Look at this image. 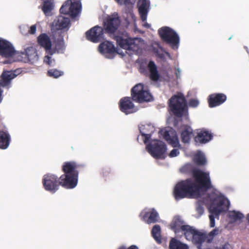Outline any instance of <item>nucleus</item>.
<instances>
[{
    "mask_svg": "<svg viewBox=\"0 0 249 249\" xmlns=\"http://www.w3.org/2000/svg\"><path fill=\"white\" fill-rule=\"evenodd\" d=\"M193 178L178 182L175 187L174 196L176 200L184 197L199 198L196 211L200 216L204 213V207L201 202L209 205L210 226L214 227L215 218L228 209L229 201L217 192L210 189L209 173L200 170L193 171Z\"/></svg>",
    "mask_w": 249,
    "mask_h": 249,
    "instance_id": "f257e3e1",
    "label": "nucleus"
},
{
    "mask_svg": "<svg viewBox=\"0 0 249 249\" xmlns=\"http://www.w3.org/2000/svg\"><path fill=\"white\" fill-rule=\"evenodd\" d=\"M76 165L74 162H65L63 170L65 173L60 178V184L66 188H73L77 183L78 173L76 171Z\"/></svg>",
    "mask_w": 249,
    "mask_h": 249,
    "instance_id": "f03ea898",
    "label": "nucleus"
},
{
    "mask_svg": "<svg viewBox=\"0 0 249 249\" xmlns=\"http://www.w3.org/2000/svg\"><path fill=\"white\" fill-rule=\"evenodd\" d=\"M24 53L17 51L10 42L0 39V55L2 57L12 59L13 62H26L23 58L27 55V50Z\"/></svg>",
    "mask_w": 249,
    "mask_h": 249,
    "instance_id": "7ed1b4c3",
    "label": "nucleus"
},
{
    "mask_svg": "<svg viewBox=\"0 0 249 249\" xmlns=\"http://www.w3.org/2000/svg\"><path fill=\"white\" fill-rule=\"evenodd\" d=\"M158 34L161 39L172 49H178L180 38L175 31L169 27L164 26L158 30Z\"/></svg>",
    "mask_w": 249,
    "mask_h": 249,
    "instance_id": "20e7f679",
    "label": "nucleus"
},
{
    "mask_svg": "<svg viewBox=\"0 0 249 249\" xmlns=\"http://www.w3.org/2000/svg\"><path fill=\"white\" fill-rule=\"evenodd\" d=\"M170 107L175 115L180 117L187 109L186 103L183 94L178 93L170 100Z\"/></svg>",
    "mask_w": 249,
    "mask_h": 249,
    "instance_id": "39448f33",
    "label": "nucleus"
},
{
    "mask_svg": "<svg viewBox=\"0 0 249 249\" xmlns=\"http://www.w3.org/2000/svg\"><path fill=\"white\" fill-rule=\"evenodd\" d=\"M116 42L118 45L122 48L125 49L127 51L132 52L130 55L133 53H138L141 50L139 44L137 43L138 39L136 38H124L121 36H116Z\"/></svg>",
    "mask_w": 249,
    "mask_h": 249,
    "instance_id": "423d86ee",
    "label": "nucleus"
},
{
    "mask_svg": "<svg viewBox=\"0 0 249 249\" xmlns=\"http://www.w3.org/2000/svg\"><path fill=\"white\" fill-rule=\"evenodd\" d=\"M146 149L150 155L157 159H164L166 150L165 145L160 141L154 140L146 145Z\"/></svg>",
    "mask_w": 249,
    "mask_h": 249,
    "instance_id": "0eeeda50",
    "label": "nucleus"
},
{
    "mask_svg": "<svg viewBox=\"0 0 249 249\" xmlns=\"http://www.w3.org/2000/svg\"><path fill=\"white\" fill-rule=\"evenodd\" d=\"M187 228L189 229L186 230V232L185 233V238L188 241H192L198 249H202L201 246L206 239V235L196 230L192 227Z\"/></svg>",
    "mask_w": 249,
    "mask_h": 249,
    "instance_id": "6e6552de",
    "label": "nucleus"
},
{
    "mask_svg": "<svg viewBox=\"0 0 249 249\" xmlns=\"http://www.w3.org/2000/svg\"><path fill=\"white\" fill-rule=\"evenodd\" d=\"M132 98L134 101L139 102H149L152 97L149 92L144 89L143 86L142 84H138L131 89Z\"/></svg>",
    "mask_w": 249,
    "mask_h": 249,
    "instance_id": "1a4fd4ad",
    "label": "nucleus"
},
{
    "mask_svg": "<svg viewBox=\"0 0 249 249\" xmlns=\"http://www.w3.org/2000/svg\"><path fill=\"white\" fill-rule=\"evenodd\" d=\"M121 24V20L117 13L108 16L104 21V29L107 33L114 34L118 30Z\"/></svg>",
    "mask_w": 249,
    "mask_h": 249,
    "instance_id": "9d476101",
    "label": "nucleus"
},
{
    "mask_svg": "<svg viewBox=\"0 0 249 249\" xmlns=\"http://www.w3.org/2000/svg\"><path fill=\"white\" fill-rule=\"evenodd\" d=\"M98 51L105 57L107 58H113L118 53L117 50L112 42L105 41L98 46Z\"/></svg>",
    "mask_w": 249,
    "mask_h": 249,
    "instance_id": "9b49d317",
    "label": "nucleus"
},
{
    "mask_svg": "<svg viewBox=\"0 0 249 249\" xmlns=\"http://www.w3.org/2000/svg\"><path fill=\"white\" fill-rule=\"evenodd\" d=\"M104 29L98 25L95 26L86 32L87 39L93 43H97L104 38Z\"/></svg>",
    "mask_w": 249,
    "mask_h": 249,
    "instance_id": "f8f14e48",
    "label": "nucleus"
},
{
    "mask_svg": "<svg viewBox=\"0 0 249 249\" xmlns=\"http://www.w3.org/2000/svg\"><path fill=\"white\" fill-rule=\"evenodd\" d=\"M160 134L163 138L173 147L179 145L178 138L176 131L172 128L167 127L162 129L160 131Z\"/></svg>",
    "mask_w": 249,
    "mask_h": 249,
    "instance_id": "ddd939ff",
    "label": "nucleus"
},
{
    "mask_svg": "<svg viewBox=\"0 0 249 249\" xmlns=\"http://www.w3.org/2000/svg\"><path fill=\"white\" fill-rule=\"evenodd\" d=\"M139 70L142 73H147L148 70L150 77L153 81H158L160 78L159 71L155 63H141Z\"/></svg>",
    "mask_w": 249,
    "mask_h": 249,
    "instance_id": "4468645a",
    "label": "nucleus"
},
{
    "mask_svg": "<svg viewBox=\"0 0 249 249\" xmlns=\"http://www.w3.org/2000/svg\"><path fill=\"white\" fill-rule=\"evenodd\" d=\"M43 184L46 190L53 193L58 189L60 181L58 183L56 177L54 175L48 174L44 176Z\"/></svg>",
    "mask_w": 249,
    "mask_h": 249,
    "instance_id": "2eb2a0df",
    "label": "nucleus"
},
{
    "mask_svg": "<svg viewBox=\"0 0 249 249\" xmlns=\"http://www.w3.org/2000/svg\"><path fill=\"white\" fill-rule=\"evenodd\" d=\"M21 72L20 69H17L14 71H3L0 76V85L2 87H8L11 83V81Z\"/></svg>",
    "mask_w": 249,
    "mask_h": 249,
    "instance_id": "dca6fc26",
    "label": "nucleus"
},
{
    "mask_svg": "<svg viewBox=\"0 0 249 249\" xmlns=\"http://www.w3.org/2000/svg\"><path fill=\"white\" fill-rule=\"evenodd\" d=\"M121 110L125 114L134 113L137 111L138 108L134 106L129 97L122 98L120 101Z\"/></svg>",
    "mask_w": 249,
    "mask_h": 249,
    "instance_id": "f3484780",
    "label": "nucleus"
},
{
    "mask_svg": "<svg viewBox=\"0 0 249 249\" xmlns=\"http://www.w3.org/2000/svg\"><path fill=\"white\" fill-rule=\"evenodd\" d=\"M187 227H191V226L185 225L183 220L178 216H175L171 223V228L176 233L181 231L182 234L185 235L187 231L186 230L188 229Z\"/></svg>",
    "mask_w": 249,
    "mask_h": 249,
    "instance_id": "a211bd4d",
    "label": "nucleus"
},
{
    "mask_svg": "<svg viewBox=\"0 0 249 249\" xmlns=\"http://www.w3.org/2000/svg\"><path fill=\"white\" fill-rule=\"evenodd\" d=\"M63 32L52 31V39L55 44V49L58 53H62L65 49Z\"/></svg>",
    "mask_w": 249,
    "mask_h": 249,
    "instance_id": "6ab92c4d",
    "label": "nucleus"
},
{
    "mask_svg": "<svg viewBox=\"0 0 249 249\" xmlns=\"http://www.w3.org/2000/svg\"><path fill=\"white\" fill-rule=\"evenodd\" d=\"M70 23V20L68 18L59 16L53 22V28L52 29V32H62L60 30L67 28Z\"/></svg>",
    "mask_w": 249,
    "mask_h": 249,
    "instance_id": "aec40b11",
    "label": "nucleus"
},
{
    "mask_svg": "<svg viewBox=\"0 0 249 249\" xmlns=\"http://www.w3.org/2000/svg\"><path fill=\"white\" fill-rule=\"evenodd\" d=\"M142 218L148 224L157 221L158 213L154 209H144L141 213Z\"/></svg>",
    "mask_w": 249,
    "mask_h": 249,
    "instance_id": "412c9836",
    "label": "nucleus"
},
{
    "mask_svg": "<svg viewBox=\"0 0 249 249\" xmlns=\"http://www.w3.org/2000/svg\"><path fill=\"white\" fill-rule=\"evenodd\" d=\"M139 129L142 135V137L143 139V142L146 143L150 139L151 133L154 131V127L151 124H146L141 125L139 127Z\"/></svg>",
    "mask_w": 249,
    "mask_h": 249,
    "instance_id": "4be33fe9",
    "label": "nucleus"
},
{
    "mask_svg": "<svg viewBox=\"0 0 249 249\" xmlns=\"http://www.w3.org/2000/svg\"><path fill=\"white\" fill-rule=\"evenodd\" d=\"M38 44L46 51L50 50L52 43L50 37L45 33L41 34L37 39Z\"/></svg>",
    "mask_w": 249,
    "mask_h": 249,
    "instance_id": "5701e85b",
    "label": "nucleus"
},
{
    "mask_svg": "<svg viewBox=\"0 0 249 249\" xmlns=\"http://www.w3.org/2000/svg\"><path fill=\"white\" fill-rule=\"evenodd\" d=\"M226 99V96L223 94H212L209 99V106L214 107L222 104Z\"/></svg>",
    "mask_w": 249,
    "mask_h": 249,
    "instance_id": "b1692460",
    "label": "nucleus"
},
{
    "mask_svg": "<svg viewBox=\"0 0 249 249\" xmlns=\"http://www.w3.org/2000/svg\"><path fill=\"white\" fill-rule=\"evenodd\" d=\"M139 5V12L141 18L143 22H145L147 19L149 4L147 0H140Z\"/></svg>",
    "mask_w": 249,
    "mask_h": 249,
    "instance_id": "393cba45",
    "label": "nucleus"
},
{
    "mask_svg": "<svg viewBox=\"0 0 249 249\" xmlns=\"http://www.w3.org/2000/svg\"><path fill=\"white\" fill-rule=\"evenodd\" d=\"M212 138V134L207 131H200L197 133V136L195 138L196 143H205L209 142Z\"/></svg>",
    "mask_w": 249,
    "mask_h": 249,
    "instance_id": "a878e982",
    "label": "nucleus"
},
{
    "mask_svg": "<svg viewBox=\"0 0 249 249\" xmlns=\"http://www.w3.org/2000/svg\"><path fill=\"white\" fill-rule=\"evenodd\" d=\"M193 137V130L188 126H184L181 133L182 142L184 143L189 142L191 138Z\"/></svg>",
    "mask_w": 249,
    "mask_h": 249,
    "instance_id": "bb28decb",
    "label": "nucleus"
},
{
    "mask_svg": "<svg viewBox=\"0 0 249 249\" xmlns=\"http://www.w3.org/2000/svg\"><path fill=\"white\" fill-rule=\"evenodd\" d=\"M153 52L156 56L161 61H166L167 59L170 58L171 57L170 54L160 46L154 47L153 48Z\"/></svg>",
    "mask_w": 249,
    "mask_h": 249,
    "instance_id": "cd10ccee",
    "label": "nucleus"
},
{
    "mask_svg": "<svg viewBox=\"0 0 249 249\" xmlns=\"http://www.w3.org/2000/svg\"><path fill=\"white\" fill-rule=\"evenodd\" d=\"M42 10L46 16L50 15V13L53 10L54 6V0H42Z\"/></svg>",
    "mask_w": 249,
    "mask_h": 249,
    "instance_id": "c85d7f7f",
    "label": "nucleus"
},
{
    "mask_svg": "<svg viewBox=\"0 0 249 249\" xmlns=\"http://www.w3.org/2000/svg\"><path fill=\"white\" fill-rule=\"evenodd\" d=\"M81 7V3L80 0L72 2L70 8V16L72 18H75L80 13Z\"/></svg>",
    "mask_w": 249,
    "mask_h": 249,
    "instance_id": "c756f323",
    "label": "nucleus"
},
{
    "mask_svg": "<svg viewBox=\"0 0 249 249\" xmlns=\"http://www.w3.org/2000/svg\"><path fill=\"white\" fill-rule=\"evenodd\" d=\"M9 135L3 131H0V148L6 149L9 145Z\"/></svg>",
    "mask_w": 249,
    "mask_h": 249,
    "instance_id": "7c9ffc66",
    "label": "nucleus"
},
{
    "mask_svg": "<svg viewBox=\"0 0 249 249\" xmlns=\"http://www.w3.org/2000/svg\"><path fill=\"white\" fill-rule=\"evenodd\" d=\"M170 249H189L188 246L179 241L172 238L169 244Z\"/></svg>",
    "mask_w": 249,
    "mask_h": 249,
    "instance_id": "2f4dec72",
    "label": "nucleus"
},
{
    "mask_svg": "<svg viewBox=\"0 0 249 249\" xmlns=\"http://www.w3.org/2000/svg\"><path fill=\"white\" fill-rule=\"evenodd\" d=\"M72 3L71 0H67L62 5L60 9V12L61 14L65 15L70 14V6Z\"/></svg>",
    "mask_w": 249,
    "mask_h": 249,
    "instance_id": "473e14b6",
    "label": "nucleus"
},
{
    "mask_svg": "<svg viewBox=\"0 0 249 249\" xmlns=\"http://www.w3.org/2000/svg\"><path fill=\"white\" fill-rule=\"evenodd\" d=\"M152 233L155 239L158 242H160L161 240L160 226L158 225H155L153 228Z\"/></svg>",
    "mask_w": 249,
    "mask_h": 249,
    "instance_id": "72a5a7b5",
    "label": "nucleus"
},
{
    "mask_svg": "<svg viewBox=\"0 0 249 249\" xmlns=\"http://www.w3.org/2000/svg\"><path fill=\"white\" fill-rule=\"evenodd\" d=\"M195 160L200 165H202L206 162V158L203 153L201 151H198L195 156Z\"/></svg>",
    "mask_w": 249,
    "mask_h": 249,
    "instance_id": "f704fd0d",
    "label": "nucleus"
},
{
    "mask_svg": "<svg viewBox=\"0 0 249 249\" xmlns=\"http://www.w3.org/2000/svg\"><path fill=\"white\" fill-rule=\"evenodd\" d=\"M229 217L233 220L236 221L241 220L244 217V215L239 212L232 211L229 213Z\"/></svg>",
    "mask_w": 249,
    "mask_h": 249,
    "instance_id": "c9c22d12",
    "label": "nucleus"
},
{
    "mask_svg": "<svg viewBox=\"0 0 249 249\" xmlns=\"http://www.w3.org/2000/svg\"><path fill=\"white\" fill-rule=\"evenodd\" d=\"M48 75L50 76L53 77L54 78H58L59 76L63 74V72L59 71L55 69L51 70L48 71Z\"/></svg>",
    "mask_w": 249,
    "mask_h": 249,
    "instance_id": "e433bc0d",
    "label": "nucleus"
},
{
    "mask_svg": "<svg viewBox=\"0 0 249 249\" xmlns=\"http://www.w3.org/2000/svg\"><path fill=\"white\" fill-rule=\"evenodd\" d=\"M192 166L191 164H187L180 168V171L182 173H187L192 170Z\"/></svg>",
    "mask_w": 249,
    "mask_h": 249,
    "instance_id": "4c0bfd02",
    "label": "nucleus"
},
{
    "mask_svg": "<svg viewBox=\"0 0 249 249\" xmlns=\"http://www.w3.org/2000/svg\"><path fill=\"white\" fill-rule=\"evenodd\" d=\"M218 231H219L218 230L216 229H215L213 230L212 231H211L209 233V235H208V236L210 238L208 239V241L210 242L211 241V240L213 239V236L218 234Z\"/></svg>",
    "mask_w": 249,
    "mask_h": 249,
    "instance_id": "58836bf2",
    "label": "nucleus"
},
{
    "mask_svg": "<svg viewBox=\"0 0 249 249\" xmlns=\"http://www.w3.org/2000/svg\"><path fill=\"white\" fill-rule=\"evenodd\" d=\"M179 152L177 149H174L172 150L169 154V156L171 158L175 157L178 155Z\"/></svg>",
    "mask_w": 249,
    "mask_h": 249,
    "instance_id": "ea45409f",
    "label": "nucleus"
},
{
    "mask_svg": "<svg viewBox=\"0 0 249 249\" xmlns=\"http://www.w3.org/2000/svg\"><path fill=\"white\" fill-rule=\"evenodd\" d=\"M198 101L196 100H191L189 102V105L192 107H196L198 105Z\"/></svg>",
    "mask_w": 249,
    "mask_h": 249,
    "instance_id": "a19ab883",
    "label": "nucleus"
},
{
    "mask_svg": "<svg viewBox=\"0 0 249 249\" xmlns=\"http://www.w3.org/2000/svg\"><path fill=\"white\" fill-rule=\"evenodd\" d=\"M36 26L35 25H33L31 26L30 29L29 31V32L31 34H34L36 33Z\"/></svg>",
    "mask_w": 249,
    "mask_h": 249,
    "instance_id": "79ce46f5",
    "label": "nucleus"
},
{
    "mask_svg": "<svg viewBox=\"0 0 249 249\" xmlns=\"http://www.w3.org/2000/svg\"><path fill=\"white\" fill-rule=\"evenodd\" d=\"M118 3L122 4L124 0H115ZM130 0H124V3L127 4L129 3Z\"/></svg>",
    "mask_w": 249,
    "mask_h": 249,
    "instance_id": "37998d69",
    "label": "nucleus"
},
{
    "mask_svg": "<svg viewBox=\"0 0 249 249\" xmlns=\"http://www.w3.org/2000/svg\"><path fill=\"white\" fill-rule=\"evenodd\" d=\"M180 72H181V71L180 70V69L178 68L177 69V71L176 72V75L178 78L180 77Z\"/></svg>",
    "mask_w": 249,
    "mask_h": 249,
    "instance_id": "c03bdc74",
    "label": "nucleus"
},
{
    "mask_svg": "<svg viewBox=\"0 0 249 249\" xmlns=\"http://www.w3.org/2000/svg\"><path fill=\"white\" fill-rule=\"evenodd\" d=\"M231 248V247L229 244H225L223 248L220 249H230Z\"/></svg>",
    "mask_w": 249,
    "mask_h": 249,
    "instance_id": "a18cd8bd",
    "label": "nucleus"
},
{
    "mask_svg": "<svg viewBox=\"0 0 249 249\" xmlns=\"http://www.w3.org/2000/svg\"><path fill=\"white\" fill-rule=\"evenodd\" d=\"M127 249H138V248L136 246L132 245Z\"/></svg>",
    "mask_w": 249,
    "mask_h": 249,
    "instance_id": "49530a36",
    "label": "nucleus"
},
{
    "mask_svg": "<svg viewBox=\"0 0 249 249\" xmlns=\"http://www.w3.org/2000/svg\"><path fill=\"white\" fill-rule=\"evenodd\" d=\"M143 26H144L145 27L147 28H149L150 27V24H148V23H147V22H145V23L144 24Z\"/></svg>",
    "mask_w": 249,
    "mask_h": 249,
    "instance_id": "de8ad7c7",
    "label": "nucleus"
},
{
    "mask_svg": "<svg viewBox=\"0 0 249 249\" xmlns=\"http://www.w3.org/2000/svg\"><path fill=\"white\" fill-rule=\"evenodd\" d=\"M46 57H47V59H48V61H47V60H44V62H49V61H50L49 59H50V57L49 56H46Z\"/></svg>",
    "mask_w": 249,
    "mask_h": 249,
    "instance_id": "09e8293b",
    "label": "nucleus"
},
{
    "mask_svg": "<svg viewBox=\"0 0 249 249\" xmlns=\"http://www.w3.org/2000/svg\"><path fill=\"white\" fill-rule=\"evenodd\" d=\"M118 249H126V247L124 246H121Z\"/></svg>",
    "mask_w": 249,
    "mask_h": 249,
    "instance_id": "8fccbe9b",
    "label": "nucleus"
},
{
    "mask_svg": "<svg viewBox=\"0 0 249 249\" xmlns=\"http://www.w3.org/2000/svg\"><path fill=\"white\" fill-rule=\"evenodd\" d=\"M1 90L0 89V103L1 102Z\"/></svg>",
    "mask_w": 249,
    "mask_h": 249,
    "instance_id": "3c124183",
    "label": "nucleus"
},
{
    "mask_svg": "<svg viewBox=\"0 0 249 249\" xmlns=\"http://www.w3.org/2000/svg\"><path fill=\"white\" fill-rule=\"evenodd\" d=\"M247 219H248V220L249 221V214H248Z\"/></svg>",
    "mask_w": 249,
    "mask_h": 249,
    "instance_id": "603ef678",
    "label": "nucleus"
},
{
    "mask_svg": "<svg viewBox=\"0 0 249 249\" xmlns=\"http://www.w3.org/2000/svg\"><path fill=\"white\" fill-rule=\"evenodd\" d=\"M245 48L246 49L247 52L249 53V51L248 50V48L247 47H245Z\"/></svg>",
    "mask_w": 249,
    "mask_h": 249,
    "instance_id": "864d4df0",
    "label": "nucleus"
},
{
    "mask_svg": "<svg viewBox=\"0 0 249 249\" xmlns=\"http://www.w3.org/2000/svg\"><path fill=\"white\" fill-rule=\"evenodd\" d=\"M135 62H136V63L139 62V59L137 60Z\"/></svg>",
    "mask_w": 249,
    "mask_h": 249,
    "instance_id": "5fc2aeb1",
    "label": "nucleus"
},
{
    "mask_svg": "<svg viewBox=\"0 0 249 249\" xmlns=\"http://www.w3.org/2000/svg\"><path fill=\"white\" fill-rule=\"evenodd\" d=\"M131 15H132V17H134V15L133 14H131Z\"/></svg>",
    "mask_w": 249,
    "mask_h": 249,
    "instance_id": "6e6d98bb",
    "label": "nucleus"
},
{
    "mask_svg": "<svg viewBox=\"0 0 249 249\" xmlns=\"http://www.w3.org/2000/svg\"><path fill=\"white\" fill-rule=\"evenodd\" d=\"M149 62L152 63V62H154L153 61H150Z\"/></svg>",
    "mask_w": 249,
    "mask_h": 249,
    "instance_id": "4d7b16f0",
    "label": "nucleus"
},
{
    "mask_svg": "<svg viewBox=\"0 0 249 249\" xmlns=\"http://www.w3.org/2000/svg\"><path fill=\"white\" fill-rule=\"evenodd\" d=\"M4 62L6 63V62H8V61H4Z\"/></svg>",
    "mask_w": 249,
    "mask_h": 249,
    "instance_id": "13d9d810",
    "label": "nucleus"
}]
</instances>
